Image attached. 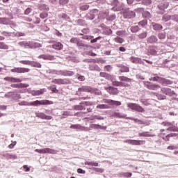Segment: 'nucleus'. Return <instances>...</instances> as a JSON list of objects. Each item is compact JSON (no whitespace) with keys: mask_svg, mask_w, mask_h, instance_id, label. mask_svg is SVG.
Wrapping results in <instances>:
<instances>
[{"mask_svg":"<svg viewBox=\"0 0 178 178\" xmlns=\"http://www.w3.org/2000/svg\"><path fill=\"white\" fill-rule=\"evenodd\" d=\"M97 108V109H109V106L107 104H99Z\"/></svg>","mask_w":178,"mask_h":178,"instance_id":"bb28decb","label":"nucleus"},{"mask_svg":"<svg viewBox=\"0 0 178 178\" xmlns=\"http://www.w3.org/2000/svg\"><path fill=\"white\" fill-rule=\"evenodd\" d=\"M158 42V38L156 36H150L147 38L148 44H155V42Z\"/></svg>","mask_w":178,"mask_h":178,"instance_id":"6ab92c4d","label":"nucleus"},{"mask_svg":"<svg viewBox=\"0 0 178 178\" xmlns=\"http://www.w3.org/2000/svg\"><path fill=\"white\" fill-rule=\"evenodd\" d=\"M90 129H95V130H98L99 129H101L102 130H106V127L97 124H90Z\"/></svg>","mask_w":178,"mask_h":178,"instance_id":"2eb2a0df","label":"nucleus"},{"mask_svg":"<svg viewBox=\"0 0 178 178\" xmlns=\"http://www.w3.org/2000/svg\"><path fill=\"white\" fill-rule=\"evenodd\" d=\"M112 106L115 105V106H120L122 105V102L119 101H115V100H111V104Z\"/></svg>","mask_w":178,"mask_h":178,"instance_id":"c9c22d12","label":"nucleus"},{"mask_svg":"<svg viewBox=\"0 0 178 178\" xmlns=\"http://www.w3.org/2000/svg\"><path fill=\"white\" fill-rule=\"evenodd\" d=\"M16 144H17L16 142H13V143L8 145V148H10V149L15 148V145H16Z\"/></svg>","mask_w":178,"mask_h":178,"instance_id":"338daca9","label":"nucleus"},{"mask_svg":"<svg viewBox=\"0 0 178 178\" xmlns=\"http://www.w3.org/2000/svg\"><path fill=\"white\" fill-rule=\"evenodd\" d=\"M46 17H48V13H42L40 15V19H45Z\"/></svg>","mask_w":178,"mask_h":178,"instance_id":"09e8293b","label":"nucleus"},{"mask_svg":"<svg viewBox=\"0 0 178 178\" xmlns=\"http://www.w3.org/2000/svg\"><path fill=\"white\" fill-rule=\"evenodd\" d=\"M142 3L143 5H146L147 6H148V5H151V3H152V0H142Z\"/></svg>","mask_w":178,"mask_h":178,"instance_id":"37998d69","label":"nucleus"},{"mask_svg":"<svg viewBox=\"0 0 178 178\" xmlns=\"http://www.w3.org/2000/svg\"><path fill=\"white\" fill-rule=\"evenodd\" d=\"M147 35H148V33L147 32H143L138 35V38L140 40H144V38H147Z\"/></svg>","mask_w":178,"mask_h":178,"instance_id":"c85d7f7f","label":"nucleus"},{"mask_svg":"<svg viewBox=\"0 0 178 178\" xmlns=\"http://www.w3.org/2000/svg\"><path fill=\"white\" fill-rule=\"evenodd\" d=\"M70 42H72V44H79V42H80V40L77 38H72L70 40Z\"/></svg>","mask_w":178,"mask_h":178,"instance_id":"ea45409f","label":"nucleus"},{"mask_svg":"<svg viewBox=\"0 0 178 178\" xmlns=\"http://www.w3.org/2000/svg\"><path fill=\"white\" fill-rule=\"evenodd\" d=\"M148 24V21L147 20H143L138 22V26H141V27H145Z\"/></svg>","mask_w":178,"mask_h":178,"instance_id":"72a5a7b5","label":"nucleus"},{"mask_svg":"<svg viewBox=\"0 0 178 178\" xmlns=\"http://www.w3.org/2000/svg\"><path fill=\"white\" fill-rule=\"evenodd\" d=\"M127 107L131 109V111H136V112H140V113L145 112V110L144 109V108H143L141 106L136 103H129L127 104Z\"/></svg>","mask_w":178,"mask_h":178,"instance_id":"f03ea898","label":"nucleus"},{"mask_svg":"<svg viewBox=\"0 0 178 178\" xmlns=\"http://www.w3.org/2000/svg\"><path fill=\"white\" fill-rule=\"evenodd\" d=\"M148 52L150 54V55H156V50L155 49V47H150Z\"/></svg>","mask_w":178,"mask_h":178,"instance_id":"cd10ccee","label":"nucleus"},{"mask_svg":"<svg viewBox=\"0 0 178 178\" xmlns=\"http://www.w3.org/2000/svg\"><path fill=\"white\" fill-rule=\"evenodd\" d=\"M60 74L61 76H73L74 74V72L73 71H60Z\"/></svg>","mask_w":178,"mask_h":178,"instance_id":"412c9836","label":"nucleus"},{"mask_svg":"<svg viewBox=\"0 0 178 178\" xmlns=\"http://www.w3.org/2000/svg\"><path fill=\"white\" fill-rule=\"evenodd\" d=\"M19 88H27L29 87V84L27 83H19Z\"/></svg>","mask_w":178,"mask_h":178,"instance_id":"13d9d810","label":"nucleus"},{"mask_svg":"<svg viewBox=\"0 0 178 178\" xmlns=\"http://www.w3.org/2000/svg\"><path fill=\"white\" fill-rule=\"evenodd\" d=\"M36 117L40 118V119H44L45 120H51L52 116L47 115L44 113H36Z\"/></svg>","mask_w":178,"mask_h":178,"instance_id":"9b49d317","label":"nucleus"},{"mask_svg":"<svg viewBox=\"0 0 178 178\" xmlns=\"http://www.w3.org/2000/svg\"><path fill=\"white\" fill-rule=\"evenodd\" d=\"M147 87L148 90H158V88H161V86L156 84H149V85H147Z\"/></svg>","mask_w":178,"mask_h":178,"instance_id":"4be33fe9","label":"nucleus"},{"mask_svg":"<svg viewBox=\"0 0 178 178\" xmlns=\"http://www.w3.org/2000/svg\"><path fill=\"white\" fill-rule=\"evenodd\" d=\"M19 45L24 46L25 48H31V44L28 42H22L19 43Z\"/></svg>","mask_w":178,"mask_h":178,"instance_id":"e433bc0d","label":"nucleus"},{"mask_svg":"<svg viewBox=\"0 0 178 178\" xmlns=\"http://www.w3.org/2000/svg\"><path fill=\"white\" fill-rule=\"evenodd\" d=\"M93 170L95 172H97V173H104V169L102 168H94Z\"/></svg>","mask_w":178,"mask_h":178,"instance_id":"4d7b16f0","label":"nucleus"},{"mask_svg":"<svg viewBox=\"0 0 178 178\" xmlns=\"http://www.w3.org/2000/svg\"><path fill=\"white\" fill-rule=\"evenodd\" d=\"M170 137H173V134H170L165 137H163V140H164L165 141H169V138H170Z\"/></svg>","mask_w":178,"mask_h":178,"instance_id":"3c124183","label":"nucleus"},{"mask_svg":"<svg viewBox=\"0 0 178 178\" xmlns=\"http://www.w3.org/2000/svg\"><path fill=\"white\" fill-rule=\"evenodd\" d=\"M39 59H44V60H55V56L49 54H42L38 56Z\"/></svg>","mask_w":178,"mask_h":178,"instance_id":"9d476101","label":"nucleus"},{"mask_svg":"<svg viewBox=\"0 0 178 178\" xmlns=\"http://www.w3.org/2000/svg\"><path fill=\"white\" fill-rule=\"evenodd\" d=\"M11 73H29L30 69L26 67H15L10 70Z\"/></svg>","mask_w":178,"mask_h":178,"instance_id":"20e7f679","label":"nucleus"},{"mask_svg":"<svg viewBox=\"0 0 178 178\" xmlns=\"http://www.w3.org/2000/svg\"><path fill=\"white\" fill-rule=\"evenodd\" d=\"M54 102L49 100H36L28 104L31 106H39V105H52Z\"/></svg>","mask_w":178,"mask_h":178,"instance_id":"f257e3e1","label":"nucleus"},{"mask_svg":"<svg viewBox=\"0 0 178 178\" xmlns=\"http://www.w3.org/2000/svg\"><path fill=\"white\" fill-rule=\"evenodd\" d=\"M3 79L5 81H10V83H22V79L13 76H6Z\"/></svg>","mask_w":178,"mask_h":178,"instance_id":"6e6552de","label":"nucleus"},{"mask_svg":"<svg viewBox=\"0 0 178 178\" xmlns=\"http://www.w3.org/2000/svg\"><path fill=\"white\" fill-rule=\"evenodd\" d=\"M161 92L163 94H165V95H173V92H172V90L169 88H161Z\"/></svg>","mask_w":178,"mask_h":178,"instance_id":"4468645a","label":"nucleus"},{"mask_svg":"<svg viewBox=\"0 0 178 178\" xmlns=\"http://www.w3.org/2000/svg\"><path fill=\"white\" fill-rule=\"evenodd\" d=\"M19 63H22V65H31V61H30V60H20Z\"/></svg>","mask_w":178,"mask_h":178,"instance_id":"49530a36","label":"nucleus"},{"mask_svg":"<svg viewBox=\"0 0 178 178\" xmlns=\"http://www.w3.org/2000/svg\"><path fill=\"white\" fill-rule=\"evenodd\" d=\"M131 31L132 33H137V31H140V27L138 26H131Z\"/></svg>","mask_w":178,"mask_h":178,"instance_id":"4c0bfd02","label":"nucleus"},{"mask_svg":"<svg viewBox=\"0 0 178 178\" xmlns=\"http://www.w3.org/2000/svg\"><path fill=\"white\" fill-rule=\"evenodd\" d=\"M49 90L52 91V92H58V90H56V86L55 85L50 86Z\"/></svg>","mask_w":178,"mask_h":178,"instance_id":"de8ad7c7","label":"nucleus"},{"mask_svg":"<svg viewBox=\"0 0 178 178\" xmlns=\"http://www.w3.org/2000/svg\"><path fill=\"white\" fill-rule=\"evenodd\" d=\"M105 90L108 91L111 95H118L119 94V90L117 88H113L111 86H109L108 88L105 87Z\"/></svg>","mask_w":178,"mask_h":178,"instance_id":"1a4fd4ad","label":"nucleus"},{"mask_svg":"<svg viewBox=\"0 0 178 178\" xmlns=\"http://www.w3.org/2000/svg\"><path fill=\"white\" fill-rule=\"evenodd\" d=\"M113 86H115L116 87H127L129 85L124 83L121 81H113V79L111 80Z\"/></svg>","mask_w":178,"mask_h":178,"instance_id":"f8f14e48","label":"nucleus"},{"mask_svg":"<svg viewBox=\"0 0 178 178\" xmlns=\"http://www.w3.org/2000/svg\"><path fill=\"white\" fill-rule=\"evenodd\" d=\"M152 26H153V30H155V31H159L163 29V26H162V25L159 24L152 23Z\"/></svg>","mask_w":178,"mask_h":178,"instance_id":"b1692460","label":"nucleus"},{"mask_svg":"<svg viewBox=\"0 0 178 178\" xmlns=\"http://www.w3.org/2000/svg\"><path fill=\"white\" fill-rule=\"evenodd\" d=\"M32 10H33L31 9V8H26V10L24 11V15H30Z\"/></svg>","mask_w":178,"mask_h":178,"instance_id":"052dcab7","label":"nucleus"},{"mask_svg":"<svg viewBox=\"0 0 178 178\" xmlns=\"http://www.w3.org/2000/svg\"><path fill=\"white\" fill-rule=\"evenodd\" d=\"M77 172L81 174V175H84V174H86V170H83L81 168H78L77 169Z\"/></svg>","mask_w":178,"mask_h":178,"instance_id":"e2e57ef3","label":"nucleus"},{"mask_svg":"<svg viewBox=\"0 0 178 178\" xmlns=\"http://www.w3.org/2000/svg\"><path fill=\"white\" fill-rule=\"evenodd\" d=\"M51 83H54V84H69V80L67 79H53Z\"/></svg>","mask_w":178,"mask_h":178,"instance_id":"0eeeda50","label":"nucleus"},{"mask_svg":"<svg viewBox=\"0 0 178 178\" xmlns=\"http://www.w3.org/2000/svg\"><path fill=\"white\" fill-rule=\"evenodd\" d=\"M31 65H33V67H41V63H37V62H31Z\"/></svg>","mask_w":178,"mask_h":178,"instance_id":"a18cd8bd","label":"nucleus"},{"mask_svg":"<svg viewBox=\"0 0 178 178\" xmlns=\"http://www.w3.org/2000/svg\"><path fill=\"white\" fill-rule=\"evenodd\" d=\"M90 8V6L86 4L80 7L81 10H87Z\"/></svg>","mask_w":178,"mask_h":178,"instance_id":"8fccbe9b","label":"nucleus"},{"mask_svg":"<svg viewBox=\"0 0 178 178\" xmlns=\"http://www.w3.org/2000/svg\"><path fill=\"white\" fill-rule=\"evenodd\" d=\"M131 60L134 63H140V62H141V58L132 57Z\"/></svg>","mask_w":178,"mask_h":178,"instance_id":"58836bf2","label":"nucleus"},{"mask_svg":"<svg viewBox=\"0 0 178 178\" xmlns=\"http://www.w3.org/2000/svg\"><path fill=\"white\" fill-rule=\"evenodd\" d=\"M60 5H67V3H69V0H60L59 1Z\"/></svg>","mask_w":178,"mask_h":178,"instance_id":"6e6d98bb","label":"nucleus"},{"mask_svg":"<svg viewBox=\"0 0 178 178\" xmlns=\"http://www.w3.org/2000/svg\"><path fill=\"white\" fill-rule=\"evenodd\" d=\"M127 144H131V145H143L145 144V140H137L129 139L124 141Z\"/></svg>","mask_w":178,"mask_h":178,"instance_id":"39448f33","label":"nucleus"},{"mask_svg":"<svg viewBox=\"0 0 178 178\" xmlns=\"http://www.w3.org/2000/svg\"><path fill=\"white\" fill-rule=\"evenodd\" d=\"M158 38H159V40H165V38H166V35H165L164 33H159L158 35Z\"/></svg>","mask_w":178,"mask_h":178,"instance_id":"864d4df0","label":"nucleus"},{"mask_svg":"<svg viewBox=\"0 0 178 178\" xmlns=\"http://www.w3.org/2000/svg\"><path fill=\"white\" fill-rule=\"evenodd\" d=\"M84 103L81 102L79 105L73 106V109L74 111H83V109H86Z\"/></svg>","mask_w":178,"mask_h":178,"instance_id":"f3484780","label":"nucleus"},{"mask_svg":"<svg viewBox=\"0 0 178 178\" xmlns=\"http://www.w3.org/2000/svg\"><path fill=\"white\" fill-rule=\"evenodd\" d=\"M53 49H56L57 51H60L63 49V44L60 42H56L52 44Z\"/></svg>","mask_w":178,"mask_h":178,"instance_id":"dca6fc26","label":"nucleus"},{"mask_svg":"<svg viewBox=\"0 0 178 178\" xmlns=\"http://www.w3.org/2000/svg\"><path fill=\"white\" fill-rule=\"evenodd\" d=\"M168 131H178L177 128H175L174 125L166 129Z\"/></svg>","mask_w":178,"mask_h":178,"instance_id":"a19ab883","label":"nucleus"},{"mask_svg":"<svg viewBox=\"0 0 178 178\" xmlns=\"http://www.w3.org/2000/svg\"><path fill=\"white\" fill-rule=\"evenodd\" d=\"M122 13L125 19H132L133 17H136V13L130 11L128 9L124 10V11H122Z\"/></svg>","mask_w":178,"mask_h":178,"instance_id":"423d86ee","label":"nucleus"},{"mask_svg":"<svg viewBox=\"0 0 178 178\" xmlns=\"http://www.w3.org/2000/svg\"><path fill=\"white\" fill-rule=\"evenodd\" d=\"M94 119H97V120H104V117L99 115H95V118L90 119V120H94Z\"/></svg>","mask_w":178,"mask_h":178,"instance_id":"5fc2aeb1","label":"nucleus"},{"mask_svg":"<svg viewBox=\"0 0 178 178\" xmlns=\"http://www.w3.org/2000/svg\"><path fill=\"white\" fill-rule=\"evenodd\" d=\"M70 129H74L76 130H81V131H83V130H86V127L81 126V124H72L70 126Z\"/></svg>","mask_w":178,"mask_h":178,"instance_id":"aec40b11","label":"nucleus"},{"mask_svg":"<svg viewBox=\"0 0 178 178\" xmlns=\"http://www.w3.org/2000/svg\"><path fill=\"white\" fill-rule=\"evenodd\" d=\"M8 48H9V47H8V45H6L3 42H0V49H8Z\"/></svg>","mask_w":178,"mask_h":178,"instance_id":"c03bdc74","label":"nucleus"},{"mask_svg":"<svg viewBox=\"0 0 178 178\" xmlns=\"http://www.w3.org/2000/svg\"><path fill=\"white\" fill-rule=\"evenodd\" d=\"M121 72H122V73H129V72H130V70H129V67L122 66L121 67Z\"/></svg>","mask_w":178,"mask_h":178,"instance_id":"2f4dec72","label":"nucleus"},{"mask_svg":"<svg viewBox=\"0 0 178 178\" xmlns=\"http://www.w3.org/2000/svg\"><path fill=\"white\" fill-rule=\"evenodd\" d=\"M172 19V17L170 15H165L163 17V22H169Z\"/></svg>","mask_w":178,"mask_h":178,"instance_id":"79ce46f5","label":"nucleus"},{"mask_svg":"<svg viewBox=\"0 0 178 178\" xmlns=\"http://www.w3.org/2000/svg\"><path fill=\"white\" fill-rule=\"evenodd\" d=\"M112 116L113 118H119L120 119H123V118H126V116L124 115H122L120 113H116V112L113 113L112 114Z\"/></svg>","mask_w":178,"mask_h":178,"instance_id":"393cba45","label":"nucleus"},{"mask_svg":"<svg viewBox=\"0 0 178 178\" xmlns=\"http://www.w3.org/2000/svg\"><path fill=\"white\" fill-rule=\"evenodd\" d=\"M35 152H38V154H57V151L54 149H51V148H44V149H36Z\"/></svg>","mask_w":178,"mask_h":178,"instance_id":"7ed1b4c3","label":"nucleus"},{"mask_svg":"<svg viewBox=\"0 0 178 178\" xmlns=\"http://www.w3.org/2000/svg\"><path fill=\"white\" fill-rule=\"evenodd\" d=\"M172 20H175V22H178V15H172Z\"/></svg>","mask_w":178,"mask_h":178,"instance_id":"774afa93","label":"nucleus"},{"mask_svg":"<svg viewBox=\"0 0 178 178\" xmlns=\"http://www.w3.org/2000/svg\"><path fill=\"white\" fill-rule=\"evenodd\" d=\"M168 6H169V3L166 1H162L159 6L158 8L160 10H165V9H168Z\"/></svg>","mask_w":178,"mask_h":178,"instance_id":"ddd939ff","label":"nucleus"},{"mask_svg":"<svg viewBox=\"0 0 178 178\" xmlns=\"http://www.w3.org/2000/svg\"><path fill=\"white\" fill-rule=\"evenodd\" d=\"M115 42H117V44H123L124 42V39L118 36L114 38Z\"/></svg>","mask_w":178,"mask_h":178,"instance_id":"a878e982","label":"nucleus"},{"mask_svg":"<svg viewBox=\"0 0 178 178\" xmlns=\"http://www.w3.org/2000/svg\"><path fill=\"white\" fill-rule=\"evenodd\" d=\"M99 76L100 77H104V79H106V80H111V79H112V76L106 72H100Z\"/></svg>","mask_w":178,"mask_h":178,"instance_id":"5701e85b","label":"nucleus"},{"mask_svg":"<svg viewBox=\"0 0 178 178\" xmlns=\"http://www.w3.org/2000/svg\"><path fill=\"white\" fill-rule=\"evenodd\" d=\"M6 156L7 159H17V156H16L15 154H7Z\"/></svg>","mask_w":178,"mask_h":178,"instance_id":"c756f323","label":"nucleus"},{"mask_svg":"<svg viewBox=\"0 0 178 178\" xmlns=\"http://www.w3.org/2000/svg\"><path fill=\"white\" fill-rule=\"evenodd\" d=\"M126 33V31H117L116 34L117 35H124V33Z\"/></svg>","mask_w":178,"mask_h":178,"instance_id":"0e129e2a","label":"nucleus"},{"mask_svg":"<svg viewBox=\"0 0 178 178\" xmlns=\"http://www.w3.org/2000/svg\"><path fill=\"white\" fill-rule=\"evenodd\" d=\"M122 176L124 177H130L131 176H132L131 172H124L122 173Z\"/></svg>","mask_w":178,"mask_h":178,"instance_id":"680f3d73","label":"nucleus"},{"mask_svg":"<svg viewBox=\"0 0 178 178\" xmlns=\"http://www.w3.org/2000/svg\"><path fill=\"white\" fill-rule=\"evenodd\" d=\"M104 70H105V72H111V70H112V66H111V65H106L104 67Z\"/></svg>","mask_w":178,"mask_h":178,"instance_id":"bf43d9fd","label":"nucleus"},{"mask_svg":"<svg viewBox=\"0 0 178 178\" xmlns=\"http://www.w3.org/2000/svg\"><path fill=\"white\" fill-rule=\"evenodd\" d=\"M119 79L121 81H131V79L130 78H127V76H119Z\"/></svg>","mask_w":178,"mask_h":178,"instance_id":"f704fd0d","label":"nucleus"},{"mask_svg":"<svg viewBox=\"0 0 178 178\" xmlns=\"http://www.w3.org/2000/svg\"><path fill=\"white\" fill-rule=\"evenodd\" d=\"M102 102H104V104H109V105H111L112 104V99H103Z\"/></svg>","mask_w":178,"mask_h":178,"instance_id":"603ef678","label":"nucleus"},{"mask_svg":"<svg viewBox=\"0 0 178 178\" xmlns=\"http://www.w3.org/2000/svg\"><path fill=\"white\" fill-rule=\"evenodd\" d=\"M163 126H165V127H170L171 126H172L173 124L170 122H163Z\"/></svg>","mask_w":178,"mask_h":178,"instance_id":"69168bd1","label":"nucleus"},{"mask_svg":"<svg viewBox=\"0 0 178 178\" xmlns=\"http://www.w3.org/2000/svg\"><path fill=\"white\" fill-rule=\"evenodd\" d=\"M143 17H146L147 19H151V13L148 11H144L143 13Z\"/></svg>","mask_w":178,"mask_h":178,"instance_id":"473e14b6","label":"nucleus"},{"mask_svg":"<svg viewBox=\"0 0 178 178\" xmlns=\"http://www.w3.org/2000/svg\"><path fill=\"white\" fill-rule=\"evenodd\" d=\"M138 136L139 137H151V135L148 132H140Z\"/></svg>","mask_w":178,"mask_h":178,"instance_id":"7c9ffc66","label":"nucleus"},{"mask_svg":"<svg viewBox=\"0 0 178 178\" xmlns=\"http://www.w3.org/2000/svg\"><path fill=\"white\" fill-rule=\"evenodd\" d=\"M45 89H40L39 90H32L31 91V95H33V97H35L37 95H41L45 92Z\"/></svg>","mask_w":178,"mask_h":178,"instance_id":"a211bd4d","label":"nucleus"}]
</instances>
